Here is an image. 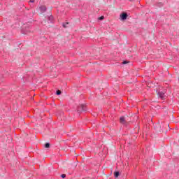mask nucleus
I'll return each instance as SVG.
<instances>
[{
    "instance_id": "obj_1",
    "label": "nucleus",
    "mask_w": 179,
    "mask_h": 179,
    "mask_svg": "<svg viewBox=\"0 0 179 179\" xmlns=\"http://www.w3.org/2000/svg\"><path fill=\"white\" fill-rule=\"evenodd\" d=\"M167 91L166 90H159L157 92V95L159 99H162V100H164L166 99V92Z\"/></svg>"
},
{
    "instance_id": "obj_2",
    "label": "nucleus",
    "mask_w": 179,
    "mask_h": 179,
    "mask_svg": "<svg viewBox=\"0 0 179 179\" xmlns=\"http://www.w3.org/2000/svg\"><path fill=\"white\" fill-rule=\"evenodd\" d=\"M155 129L158 134H160L163 132V125L158 124L155 127Z\"/></svg>"
},
{
    "instance_id": "obj_3",
    "label": "nucleus",
    "mask_w": 179,
    "mask_h": 179,
    "mask_svg": "<svg viewBox=\"0 0 179 179\" xmlns=\"http://www.w3.org/2000/svg\"><path fill=\"white\" fill-rule=\"evenodd\" d=\"M77 111L79 113H82V111H86V106L83 104H80L77 108Z\"/></svg>"
},
{
    "instance_id": "obj_4",
    "label": "nucleus",
    "mask_w": 179,
    "mask_h": 179,
    "mask_svg": "<svg viewBox=\"0 0 179 179\" xmlns=\"http://www.w3.org/2000/svg\"><path fill=\"white\" fill-rule=\"evenodd\" d=\"M39 10L41 13H44L47 12V7H45V6H41L39 7Z\"/></svg>"
},
{
    "instance_id": "obj_5",
    "label": "nucleus",
    "mask_w": 179,
    "mask_h": 179,
    "mask_svg": "<svg viewBox=\"0 0 179 179\" xmlns=\"http://www.w3.org/2000/svg\"><path fill=\"white\" fill-rule=\"evenodd\" d=\"M120 17L122 20H126L127 17H128V15L127 13H122Z\"/></svg>"
},
{
    "instance_id": "obj_6",
    "label": "nucleus",
    "mask_w": 179,
    "mask_h": 179,
    "mask_svg": "<svg viewBox=\"0 0 179 179\" xmlns=\"http://www.w3.org/2000/svg\"><path fill=\"white\" fill-rule=\"evenodd\" d=\"M46 17L48 19V23H52V21L54 20V17H52V15Z\"/></svg>"
},
{
    "instance_id": "obj_7",
    "label": "nucleus",
    "mask_w": 179,
    "mask_h": 179,
    "mask_svg": "<svg viewBox=\"0 0 179 179\" xmlns=\"http://www.w3.org/2000/svg\"><path fill=\"white\" fill-rule=\"evenodd\" d=\"M30 31H31V29H30V27H27L24 29V34H27V33H30Z\"/></svg>"
},
{
    "instance_id": "obj_8",
    "label": "nucleus",
    "mask_w": 179,
    "mask_h": 179,
    "mask_svg": "<svg viewBox=\"0 0 179 179\" xmlns=\"http://www.w3.org/2000/svg\"><path fill=\"white\" fill-rule=\"evenodd\" d=\"M120 122H121L122 124H124V122H125V117H120Z\"/></svg>"
},
{
    "instance_id": "obj_9",
    "label": "nucleus",
    "mask_w": 179,
    "mask_h": 179,
    "mask_svg": "<svg viewBox=\"0 0 179 179\" xmlns=\"http://www.w3.org/2000/svg\"><path fill=\"white\" fill-rule=\"evenodd\" d=\"M115 178H117L120 176V172L115 171L114 173Z\"/></svg>"
},
{
    "instance_id": "obj_10",
    "label": "nucleus",
    "mask_w": 179,
    "mask_h": 179,
    "mask_svg": "<svg viewBox=\"0 0 179 179\" xmlns=\"http://www.w3.org/2000/svg\"><path fill=\"white\" fill-rule=\"evenodd\" d=\"M45 148L46 149H48V148H50V143H46L45 144Z\"/></svg>"
},
{
    "instance_id": "obj_11",
    "label": "nucleus",
    "mask_w": 179,
    "mask_h": 179,
    "mask_svg": "<svg viewBox=\"0 0 179 179\" xmlns=\"http://www.w3.org/2000/svg\"><path fill=\"white\" fill-rule=\"evenodd\" d=\"M56 94H57V96H59V95L61 94V91L57 90V91L56 92Z\"/></svg>"
},
{
    "instance_id": "obj_12",
    "label": "nucleus",
    "mask_w": 179,
    "mask_h": 179,
    "mask_svg": "<svg viewBox=\"0 0 179 179\" xmlns=\"http://www.w3.org/2000/svg\"><path fill=\"white\" fill-rule=\"evenodd\" d=\"M104 19V16H101L99 17V20H103Z\"/></svg>"
},
{
    "instance_id": "obj_13",
    "label": "nucleus",
    "mask_w": 179,
    "mask_h": 179,
    "mask_svg": "<svg viewBox=\"0 0 179 179\" xmlns=\"http://www.w3.org/2000/svg\"><path fill=\"white\" fill-rule=\"evenodd\" d=\"M66 24H69L68 22L63 23V27H66Z\"/></svg>"
},
{
    "instance_id": "obj_14",
    "label": "nucleus",
    "mask_w": 179,
    "mask_h": 179,
    "mask_svg": "<svg viewBox=\"0 0 179 179\" xmlns=\"http://www.w3.org/2000/svg\"><path fill=\"white\" fill-rule=\"evenodd\" d=\"M61 177H62V178H65V177H66V175H65V174H62V175H61Z\"/></svg>"
},
{
    "instance_id": "obj_15",
    "label": "nucleus",
    "mask_w": 179,
    "mask_h": 179,
    "mask_svg": "<svg viewBox=\"0 0 179 179\" xmlns=\"http://www.w3.org/2000/svg\"><path fill=\"white\" fill-rule=\"evenodd\" d=\"M122 64H123V65H125V64H128V62H127V61H124V62H122Z\"/></svg>"
},
{
    "instance_id": "obj_16",
    "label": "nucleus",
    "mask_w": 179,
    "mask_h": 179,
    "mask_svg": "<svg viewBox=\"0 0 179 179\" xmlns=\"http://www.w3.org/2000/svg\"><path fill=\"white\" fill-rule=\"evenodd\" d=\"M29 2H30L31 3H34V0H30Z\"/></svg>"
},
{
    "instance_id": "obj_17",
    "label": "nucleus",
    "mask_w": 179,
    "mask_h": 179,
    "mask_svg": "<svg viewBox=\"0 0 179 179\" xmlns=\"http://www.w3.org/2000/svg\"><path fill=\"white\" fill-rule=\"evenodd\" d=\"M129 1H134V0H129Z\"/></svg>"
}]
</instances>
